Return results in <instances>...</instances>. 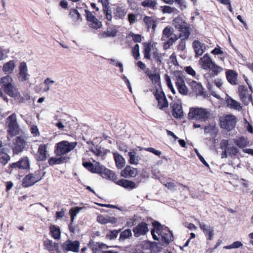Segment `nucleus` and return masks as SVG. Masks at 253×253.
<instances>
[{
    "label": "nucleus",
    "instance_id": "1",
    "mask_svg": "<svg viewBox=\"0 0 253 253\" xmlns=\"http://www.w3.org/2000/svg\"><path fill=\"white\" fill-rule=\"evenodd\" d=\"M143 54L145 59L155 61L158 65L163 63L164 58L166 56L165 53H159L158 49L151 42H144Z\"/></svg>",
    "mask_w": 253,
    "mask_h": 253
},
{
    "label": "nucleus",
    "instance_id": "2",
    "mask_svg": "<svg viewBox=\"0 0 253 253\" xmlns=\"http://www.w3.org/2000/svg\"><path fill=\"white\" fill-rule=\"evenodd\" d=\"M0 85L4 92L9 96L16 98L20 96V92L15 85L13 79L9 75L1 78Z\"/></svg>",
    "mask_w": 253,
    "mask_h": 253
},
{
    "label": "nucleus",
    "instance_id": "3",
    "mask_svg": "<svg viewBox=\"0 0 253 253\" xmlns=\"http://www.w3.org/2000/svg\"><path fill=\"white\" fill-rule=\"evenodd\" d=\"M153 225L154 229L151 230V234L154 240H159L161 238L166 244H169L173 240V236L170 231L167 228L162 229L160 224L158 222H154Z\"/></svg>",
    "mask_w": 253,
    "mask_h": 253
},
{
    "label": "nucleus",
    "instance_id": "4",
    "mask_svg": "<svg viewBox=\"0 0 253 253\" xmlns=\"http://www.w3.org/2000/svg\"><path fill=\"white\" fill-rule=\"evenodd\" d=\"M188 118L190 120L205 122L213 118V114L211 111L206 108L192 107L190 109Z\"/></svg>",
    "mask_w": 253,
    "mask_h": 253
},
{
    "label": "nucleus",
    "instance_id": "5",
    "mask_svg": "<svg viewBox=\"0 0 253 253\" xmlns=\"http://www.w3.org/2000/svg\"><path fill=\"white\" fill-rule=\"evenodd\" d=\"M199 64L202 69L210 70L215 76H217L223 71V68L217 65L208 53L205 54L200 59Z\"/></svg>",
    "mask_w": 253,
    "mask_h": 253
},
{
    "label": "nucleus",
    "instance_id": "6",
    "mask_svg": "<svg viewBox=\"0 0 253 253\" xmlns=\"http://www.w3.org/2000/svg\"><path fill=\"white\" fill-rule=\"evenodd\" d=\"M5 127L8 133L12 137L20 133L21 129L17 122L16 114L13 113L6 119Z\"/></svg>",
    "mask_w": 253,
    "mask_h": 253
},
{
    "label": "nucleus",
    "instance_id": "7",
    "mask_svg": "<svg viewBox=\"0 0 253 253\" xmlns=\"http://www.w3.org/2000/svg\"><path fill=\"white\" fill-rule=\"evenodd\" d=\"M172 25L180 32L179 37L187 39L190 35V27L187 22L182 18L177 17L172 21Z\"/></svg>",
    "mask_w": 253,
    "mask_h": 253
},
{
    "label": "nucleus",
    "instance_id": "8",
    "mask_svg": "<svg viewBox=\"0 0 253 253\" xmlns=\"http://www.w3.org/2000/svg\"><path fill=\"white\" fill-rule=\"evenodd\" d=\"M77 145L76 142H69L68 141H62L57 144L55 153L58 156H61L74 149Z\"/></svg>",
    "mask_w": 253,
    "mask_h": 253
},
{
    "label": "nucleus",
    "instance_id": "9",
    "mask_svg": "<svg viewBox=\"0 0 253 253\" xmlns=\"http://www.w3.org/2000/svg\"><path fill=\"white\" fill-rule=\"evenodd\" d=\"M173 80L179 93L183 95H187L189 92V89L185 84V81L182 74L180 72L174 73Z\"/></svg>",
    "mask_w": 253,
    "mask_h": 253
},
{
    "label": "nucleus",
    "instance_id": "10",
    "mask_svg": "<svg viewBox=\"0 0 253 253\" xmlns=\"http://www.w3.org/2000/svg\"><path fill=\"white\" fill-rule=\"evenodd\" d=\"M220 125L222 128L227 130L233 129L237 123V118L235 116L229 114L225 115L220 118Z\"/></svg>",
    "mask_w": 253,
    "mask_h": 253
},
{
    "label": "nucleus",
    "instance_id": "11",
    "mask_svg": "<svg viewBox=\"0 0 253 253\" xmlns=\"http://www.w3.org/2000/svg\"><path fill=\"white\" fill-rule=\"evenodd\" d=\"M154 95L157 101V108L160 110L168 107L169 101L162 88H157L154 92Z\"/></svg>",
    "mask_w": 253,
    "mask_h": 253
},
{
    "label": "nucleus",
    "instance_id": "12",
    "mask_svg": "<svg viewBox=\"0 0 253 253\" xmlns=\"http://www.w3.org/2000/svg\"><path fill=\"white\" fill-rule=\"evenodd\" d=\"M238 92L241 100L245 105H248L252 101V91L249 90L247 86L240 85Z\"/></svg>",
    "mask_w": 253,
    "mask_h": 253
},
{
    "label": "nucleus",
    "instance_id": "13",
    "mask_svg": "<svg viewBox=\"0 0 253 253\" xmlns=\"http://www.w3.org/2000/svg\"><path fill=\"white\" fill-rule=\"evenodd\" d=\"M42 178L40 171H36L34 173L27 175L23 179V184L24 187H28L34 185Z\"/></svg>",
    "mask_w": 253,
    "mask_h": 253
},
{
    "label": "nucleus",
    "instance_id": "14",
    "mask_svg": "<svg viewBox=\"0 0 253 253\" xmlns=\"http://www.w3.org/2000/svg\"><path fill=\"white\" fill-rule=\"evenodd\" d=\"M85 12L86 20L90 28L98 29L101 27V22L96 18L92 12L88 10H85Z\"/></svg>",
    "mask_w": 253,
    "mask_h": 253
},
{
    "label": "nucleus",
    "instance_id": "15",
    "mask_svg": "<svg viewBox=\"0 0 253 253\" xmlns=\"http://www.w3.org/2000/svg\"><path fill=\"white\" fill-rule=\"evenodd\" d=\"M133 232L134 236L137 238L146 235L149 232L148 224L145 222H141L133 228Z\"/></svg>",
    "mask_w": 253,
    "mask_h": 253
},
{
    "label": "nucleus",
    "instance_id": "16",
    "mask_svg": "<svg viewBox=\"0 0 253 253\" xmlns=\"http://www.w3.org/2000/svg\"><path fill=\"white\" fill-rule=\"evenodd\" d=\"M93 253H118L114 250L107 251L108 247L106 244L96 243L91 245Z\"/></svg>",
    "mask_w": 253,
    "mask_h": 253
},
{
    "label": "nucleus",
    "instance_id": "17",
    "mask_svg": "<svg viewBox=\"0 0 253 253\" xmlns=\"http://www.w3.org/2000/svg\"><path fill=\"white\" fill-rule=\"evenodd\" d=\"M62 248L64 250L66 251L78 252L79 251L80 242L78 241L68 240L64 243Z\"/></svg>",
    "mask_w": 253,
    "mask_h": 253
},
{
    "label": "nucleus",
    "instance_id": "18",
    "mask_svg": "<svg viewBox=\"0 0 253 253\" xmlns=\"http://www.w3.org/2000/svg\"><path fill=\"white\" fill-rule=\"evenodd\" d=\"M145 73L151 80L152 83L155 85L156 89L161 88L160 76L159 73L153 72L150 69H147Z\"/></svg>",
    "mask_w": 253,
    "mask_h": 253
},
{
    "label": "nucleus",
    "instance_id": "19",
    "mask_svg": "<svg viewBox=\"0 0 253 253\" xmlns=\"http://www.w3.org/2000/svg\"><path fill=\"white\" fill-rule=\"evenodd\" d=\"M18 79L20 81L24 82L29 79V74H28L27 64L25 62L20 63L19 66Z\"/></svg>",
    "mask_w": 253,
    "mask_h": 253
},
{
    "label": "nucleus",
    "instance_id": "20",
    "mask_svg": "<svg viewBox=\"0 0 253 253\" xmlns=\"http://www.w3.org/2000/svg\"><path fill=\"white\" fill-rule=\"evenodd\" d=\"M221 149H226L228 153L231 156H235L239 152V150L235 147L231 146L228 140H222L220 143Z\"/></svg>",
    "mask_w": 253,
    "mask_h": 253
},
{
    "label": "nucleus",
    "instance_id": "21",
    "mask_svg": "<svg viewBox=\"0 0 253 253\" xmlns=\"http://www.w3.org/2000/svg\"><path fill=\"white\" fill-rule=\"evenodd\" d=\"M25 146V141L23 137H16L15 138L14 146L13 149L14 154H17L22 152Z\"/></svg>",
    "mask_w": 253,
    "mask_h": 253
},
{
    "label": "nucleus",
    "instance_id": "22",
    "mask_svg": "<svg viewBox=\"0 0 253 253\" xmlns=\"http://www.w3.org/2000/svg\"><path fill=\"white\" fill-rule=\"evenodd\" d=\"M200 228L203 230L206 236L208 237V240H212L214 235L213 228L210 225L205 224L204 222L199 221Z\"/></svg>",
    "mask_w": 253,
    "mask_h": 253
},
{
    "label": "nucleus",
    "instance_id": "23",
    "mask_svg": "<svg viewBox=\"0 0 253 253\" xmlns=\"http://www.w3.org/2000/svg\"><path fill=\"white\" fill-rule=\"evenodd\" d=\"M117 30L115 26H111L107 28V31L100 32L98 35L99 39H105L107 38H114L116 36Z\"/></svg>",
    "mask_w": 253,
    "mask_h": 253
},
{
    "label": "nucleus",
    "instance_id": "24",
    "mask_svg": "<svg viewBox=\"0 0 253 253\" xmlns=\"http://www.w3.org/2000/svg\"><path fill=\"white\" fill-rule=\"evenodd\" d=\"M47 145L45 144H41L38 148L37 153V159L39 161H45L48 156L47 152Z\"/></svg>",
    "mask_w": 253,
    "mask_h": 253
},
{
    "label": "nucleus",
    "instance_id": "25",
    "mask_svg": "<svg viewBox=\"0 0 253 253\" xmlns=\"http://www.w3.org/2000/svg\"><path fill=\"white\" fill-rule=\"evenodd\" d=\"M137 173L136 169L127 166L125 169L121 171V175L125 178L134 177L137 174Z\"/></svg>",
    "mask_w": 253,
    "mask_h": 253
},
{
    "label": "nucleus",
    "instance_id": "26",
    "mask_svg": "<svg viewBox=\"0 0 253 253\" xmlns=\"http://www.w3.org/2000/svg\"><path fill=\"white\" fill-rule=\"evenodd\" d=\"M227 81L233 85L238 84V73L232 70H228L226 72Z\"/></svg>",
    "mask_w": 253,
    "mask_h": 253
},
{
    "label": "nucleus",
    "instance_id": "27",
    "mask_svg": "<svg viewBox=\"0 0 253 253\" xmlns=\"http://www.w3.org/2000/svg\"><path fill=\"white\" fill-rule=\"evenodd\" d=\"M116 183L128 190L136 188V184L134 182L126 179H123L116 181Z\"/></svg>",
    "mask_w": 253,
    "mask_h": 253
},
{
    "label": "nucleus",
    "instance_id": "28",
    "mask_svg": "<svg viewBox=\"0 0 253 253\" xmlns=\"http://www.w3.org/2000/svg\"><path fill=\"white\" fill-rule=\"evenodd\" d=\"M192 45L197 56H201L203 54L205 49L204 44L198 40H195L193 42Z\"/></svg>",
    "mask_w": 253,
    "mask_h": 253
},
{
    "label": "nucleus",
    "instance_id": "29",
    "mask_svg": "<svg viewBox=\"0 0 253 253\" xmlns=\"http://www.w3.org/2000/svg\"><path fill=\"white\" fill-rule=\"evenodd\" d=\"M44 249L48 250L51 253H53L54 251H57L59 248L58 243H54L50 240L47 239L43 242Z\"/></svg>",
    "mask_w": 253,
    "mask_h": 253
},
{
    "label": "nucleus",
    "instance_id": "30",
    "mask_svg": "<svg viewBox=\"0 0 253 253\" xmlns=\"http://www.w3.org/2000/svg\"><path fill=\"white\" fill-rule=\"evenodd\" d=\"M16 66L15 61L14 60H10L2 66V71L5 74L9 75L12 73Z\"/></svg>",
    "mask_w": 253,
    "mask_h": 253
},
{
    "label": "nucleus",
    "instance_id": "31",
    "mask_svg": "<svg viewBox=\"0 0 253 253\" xmlns=\"http://www.w3.org/2000/svg\"><path fill=\"white\" fill-rule=\"evenodd\" d=\"M226 101L227 106L231 109L237 111H241L242 109V107L241 105V104L230 97H228Z\"/></svg>",
    "mask_w": 253,
    "mask_h": 253
},
{
    "label": "nucleus",
    "instance_id": "32",
    "mask_svg": "<svg viewBox=\"0 0 253 253\" xmlns=\"http://www.w3.org/2000/svg\"><path fill=\"white\" fill-rule=\"evenodd\" d=\"M97 221L102 224H105L108 223H115L117 221L116 218L109 216H104L99 215L97 216Z\"/></svg>",
    "mask_w": 253,
    "mask_h": 253
},
{
    "label": "nucleus",
    "instance_id": "33",
    "mask_svg": "<svg viewBox=\"0 0 253 253\" xmlns=\"http://www.w3.org/2000/svg\"><path fill=\"white\" fill-rule=\"evenodd\" d=\"M172 115L176 118H181L183 117V111L181 106L177 103L172 105Z\"/></svg>",
    "mask_w": 253,
    "mask_h": 253
},
{
    "label": "nucleus",
    "instance_id": "34",
    "mask_svg": "<svg viewBox=\"0 0 253 253\" xmlns=\"http://www.w3.org/2000/svg\"><path fill=\"white\" fill-rule=\"evenodd\" d=\"M113 155L116 167L118 169H121L125 165V159L118 153H114Z\"/></svg>",
    "mask_w": 253,
    "mask_h": 253
},
{
    "label": "nucleus",
    "instance_id": "35",
    "mask_svg": "<svg viewBox=\"0 0 253 253\" xmlns=\"http://www.w3.org/2000/svg\"><path fill=\"white\" fill-rule=\"evenodd\" d=\"M68 159V157L62 156L59 158L51 157L48 160V164L50 166H53L56 164H60L62 163H66Z\"/></svg>",
    "mask_w": 253,
    "mask_h": 253
},
{
    "label": "nucleus",
    "instance_id": "36",
    "mask_svg": "<svg viewBox=\"0 0 253 253\" xmlns=\"http://www.w3.org/2000/svg\"><path fill=\"white\" fill-rule=\"evenodd\" d=\"M103 177L107 178L110 180L114 181L115 183L117 180V176L113 171L105 168L101 175Z\"/></svg>",
    "mask_w": 253,
    "mask_h": 253
},
{
    "label": "nucleus",
    "instance_id": "37",
    "mask_svg": "<svg viewBox=\"0 0 253 253\" xmlns=\"http://www.w3.org/2000/svg\"><path fill=\"white\" fill-rule=\"evenodd\" d=\"M114 16L116 19H124L126 14L125 9L122 7H117L114 10Z\"/></svg>",
    "mask_w": 253,
    "mask_h": 253
},
{
    "label": "nucleus",
    "instance_id": "38",
    "mask_svg": "<svg viewBox=\"0 0 253 253\" xmlns=\"http://www.w3.org/2000/svg\"><path fill=\"white\" fill-rule=\"evenodd\" d=\"M50 232L52 237L55 239L59 240L61 237V231L58 227L55 225H51L49 228Z\"/></svg>",
    "mask_w": 253,
    "mask_h": 253
},
{
    "label": "nucleus",
    "instance_id": "39",
    "mask_svg": "<svg viewBox=\"0 0 253 253\" xmlns=\"http://www.w3.org/2000/svg\"><path fill=\"white\" fill-rule=\"evenodd\" d=\"M144 21L147 25L148 29L152 28L154 30L156 27V24L155 20L152 17L145 16L144 18Z\"/></svg>",
    "mask_w": 253,
    "mask_h": 253
},
{
    "label": "nucleus",
    "instance_id": "40",
    "mask_svg": "<svg viewBox=\"0 0 253 253\" xmlns=\"http://www.w3.org/2000/svg\"><path fill=\"white\" fill-rule=\"evenodd\" d=\"M190 85L191 86L193 92L196 93H201L202 92V85L196 81H192L190 84Z\"/></svg>",
    "mask_w": 253,
    "mask_h": 253
},
{
    "label": "nucleus",
    "instance_id": "41",
    "mask_svg": "<svg viewBox=\"0 0 253 253\" xmlns=\"http://www.w3.org/2000/svg\"><path fill=\"white\" fill-rule=\"evenodd\" d=\"M156 1V0H144L142 2L141 5L144 7H149L155 9L157 4Z\"/></svg>",
    "mask_w": 253,
    "mask_h": 253
},
{
    "label": "nucleus",
    "instance_id": "42",
    "mask_svg": "<svg viewBox=\"0 0 253 253\" xmlns=\"http://www.w3.org/2000/svg\"><path fill=\"white\" fill-rule=\"evenodd\" d=\"M234 143L240 148H243L247 145V139L244 137H240L234 140Z\"/></svg>",
    "mask_w": 253,
    "mask_h": 253
},
{
    "label": "nucleus",
    "instance_id": "43",
    "mask_svg": "<svg viewBox=\"0 0 253 253\" xmlns=\"http://www.w3.org/2000/svg\"><path fill=\"white\" fill-rule=\"evenodd\" d=\"M82 209L83 208H80L78 207L72 208L70 209L69 213L71 215V220H72V222H74L76 216Z\"/></svg>",
    "mask_w": 253,
    "mask_h": 253
},
{
    "label": "nucleus",
    "instance_id": "44",
    "mask_svg": "<svg viewBox=\"0 0 253 253\" xmlns=\"http://www.w3.org/2000/svg\"><path fill=\"white\" fill-rule=\"evenodd\" d=\"M4 151L0 152V163L5 165L10 160V156L4 152Z\"/></svg>",
    "mask_w": 253,
    "mask_h": 253
},
{
    "label": "nucleus",
    "instance_id": "45",
    "mask_svg": "<svg viewBox=\"0 0 253 253\" xmlns=\"http://www.w3.org/2000/svg\"><path fill=\"white\" fill-rule=\"evenodd\" d=\"M132 233L130 229H126L121 233L119 240L124 241L131 237Z\"/></svg>",
    "mask_w": 253,
    "mask_h": 253
},
{
    "label": "nucleus",
    "instance_id": "46",
    "mask_svg": "<svg viewBox=\"0 0 253 253\" xmlns=\"http://www.w3.org/2000/svg\"><path fill=\"white\" fill-rule=\"evenodd\" d=\"M93 173H99L101 175L105 168L98 162H96L93 165Z\"/></svg>",
    "mask_w": 253,
    "mask_h": 253
},
{
    "label": "nucleus",
    "instance_id": "47",
    "mask_svg": "<svg viewBox=\"0 0 253 253\" xmlns=\"http://www.w3.org/2000/svg\"><path fill=\"white\" fill-rule=\"evenodd\" d=\"M69 15L72 18V19L74 22L78 21L81 17V15L78 11L75 9H71L70 10Z\"/></svg>",
    "mask_w": 253,
    "mask_h": 253
},
{
    "label": "nucleus",
    "instance_id": "48",
    "mask_svg": "<svg viewBox=\"0 0 253 253\" xmlns=\"http://www.w3.org/2000/svg\"><path fill=\"white\" fill-rule=\"evenodd\" d=\"M173 33V29L170 27H166L163 31L162 40H164V38H169L171 36Z\"/></svg>",
    "mask_w": 253,
    "mask_h": 253
},
{
    "label": "nucleus",
    "instance_id": "49",
    "mask_svg": "<svg viewBox=\"0 0 253 253\" xmlns=\"http://www.w3.org/2000/svg\"><path fill=\"white\" fill-rule=\"evenodd\" d=\"M20 169H25L29 167V162L27 157H25L19 161Z\"/></svg>",
    "mask_w": 253,
    "mask_h": 253
},
{
    "label": "nucleus",
    "instance_id": "50",
    "mask_svg": "<svg viewBox=\"0 0 253 253\" xmlns=\"http://www.w3.org/2000/svg\"><path fill=\"white\" fill-rule=\"evenodd\" d=\"M162 11L163 13H172L175 12L176 10V8L174 7H171L168 5H165L161 7Z\"/></svg>",
    "mask_w": 253,
    "mask_h": 253
},
{
    "label": "nucleus",
    "instance_id": "51",
    "mask_svg": "<svg viewBox=\"0 0 253 253\" xmlns=\"http://www.w3.org/2000/svg\"><path fill=\"white\" fill-rule=\"evenodd\" d=\"M128 156L129 157V163L131 164L137 165L138 164V159L136 157L135 152H129Z\"/></svg>",
    "mask_w": 253,
    "mask_h": 253
},
{
    "label": "nucleus",
    "instance_id": "52",
    "mask_svg": "<svg viewBox=\"0 0 253 253\" xmlns=\"http://www.w3.org/2000/svg\"><path fill=\"white\" fill-rule=\"evenodd\" d=\"M132 55L136 60L140 58L139 45L138 44L135 45L132 51Z\"/></svg>",
    "mask_w": 253,
    "mask_h": 253
},
{
    "label": "nucleus",
    "instance_id": "53",
    "mask_svg": "<svg viewBox=\"0 0 253 253\" xmlns=\"http://www.w3.org/2000/svg\"><path fill=\"white\" fill-rule=\"evenodd\" d=\"M242 246H243V244L241 242L236 241L230 245L224 247V248L230 250L232 249L239 248Z\"/></svg>",
    "mask_w": 253,
    "mask_h": 253
},
{
    "label": "nucleus",
    "instance_id": "54",
    "mask_svg": "<svg viewBox=\"0 0 253 253\" xmlns=\"http://www.w3.org/2000/svg\"><path fill=\"white\" fill-rule=\"evenodd\" d=\"M109 60L110 61V64H111L114 66H115L116 67H120V72L121 73H123L124 72L123 65L122 63H121V62H120L118 61H117L115 59H109Z\"/></svg>",
    "mask_w": 253,
    "mask_h": 253
},
{
    "label": "nucleus",
    "instance_id": "55",
    "mask_svg": "<svg viewBox=\"0 0 253 253\" xmlns=\"http://www.w3.org/2000/svg\"><path fill=\"white\" fill-rule=\"evenodd\" d=\"M174 1L178 5L179 8L183 10L187 8L186 3L185 0H174Z\"/></svg>",
    "mask_w": 253,
    "mask_h": 253
},
{
    "label": "nucleus",
    "instance_id": "56",
    "mask_svg": "<svg viewBox=\"0 0 253 253\" xmlns=\"http://www.w3.org/2000/svg\"><path fill=\"white\" fill-rule=\"evenodd\" d=\"M166 81L169 88L171 90L173 94H175L176 91L173 86L170 78L168 76H166Z\"/></svg>",
    "mask_w": 253,
    "mask_h": 253
},
{
    "label": "nucleus",
    "instance_id": "57",
    "mask_svg": "<svg viewBox=\"0 0 253 253\" xmlns=\"http://www.w3.org/2000/svg\"><path fill=\"white\" fill-rule=\"evenodd\" d=\"M185 72L189 75L197 79V74L195 70L190 66L186 67L185 68Z\"/></svg>",
    "mask_w": 253,
    "mask_h": 253
},
{
    "label": "nucleus",
    "instance_id": "58",
    "mask_svg": "<svg viewBox=\"0 0 253 253\" xmlns=\"http://www.w3.org/2000/svg\"><path fill=\"white\" fill-rule=\"evenodd\" d=\"M129 36L131 37L132 39V40L134 42H140L142 41L141 36L139 34H135L133 33H130L129 34Z\"/></svg>",
    "mask_w": 253,
    "mask_h": 253
},
{
    "label": "nucleus",
    "instance_id": "59",
    "mask_svg": "<svg viewBox=\"0 0 253 253\" xmlns=\"http://www.w3.org/2000/svg\"><path fill=\"white\" fill-rule=\"evenodd\" d=\"M104 13L105 14L106 18L108 21H111L112 19V16L111 14V11L109 9L108 7H104Z\"/></svg>",
    "mask_w": 253,
    "mask_h": 253
},
{
    "label": "nucleus",
    "instance_id": "60",
    "mask_svg": "<svg viewBox=\"0 0 253 253\" xmlns=\"http://www.w3.org/2000/svg\"><path fill=\"white\" fill-rule=\"evenodd\" d=\"M181 38H182V39L181 40V41L179 42V43L177 46V49L178 50L183 51L185 48V46H186V43H185V39H184L183 37H181Z\"/></svg>",
    "mask_w": 253,
    "mask_h": 253
},
{
    "label": "nucleus",
    "instance_id": "61",
    "mask_svg": "<svg viewBox=\"0 0 253 253\" xmlns=\"http://www.w3.org/2000/svg\"><path fill=\"white\" fill-rule=\"evenodd\" d=\"M214 76H216L214 75L212 72L211 73H207L204 75V78L209 83L212 81L213 78Z\"/></svg>",
    "mask_w": 253,
    "mask_h": 253
},
{
    "label": "nucleus",
    "instance_id": "62",
    "mask_svg": "<svg viewBox=\"0 0 253 253\" xmlns=\"http://www.w3.org/2000/svg\"><path fill=\"white\" fill-rule=\"evenodd\" d=\"M195 151L196 153L197 154V156H198L200 161L207 168H209L210 166L207 163L206 160L204 159L203 157L200 154V153L198 152V151L197 149L195 150Z\"/></svg>",
    "mask_w": 253,
    "mask_h": 253
},
{
    "label": "nucleus",
    "instance_id": "63",
    "mask_svg": "<svg viewBox=\"0 0 253 253\" xmlns=\"http://www.w3.org/2000/svg\"><path fill=\"white\" fill-rule=\"evenodd\" d=\"M83 165L84 168L93 173V164L91 163L85 162L83 163Z\"/></svg>",
    "mask_w": 253,
    "mask_h": 253
},
{
    "label": "nucleus",
    "instance_id": "64",
    "mask_svg": "<svg viewBox=\"0 0 253 253\" xmlns=\"http://www.w3.org/2000/svg\"><path fill=\"white\" fill-rule=\"evenodd\" d=\"M31 130L32 133L34 136H39L40 135V131L39 130V129L36 126L33 125L31 127Z\"/></svg>",
    "mask_w": 253,
    "mask_h": 253
}]
</instances>
